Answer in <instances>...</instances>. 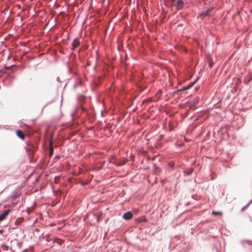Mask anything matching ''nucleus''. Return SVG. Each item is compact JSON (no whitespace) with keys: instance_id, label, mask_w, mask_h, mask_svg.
I'll list each match as a JSON object with an SVG mask.
<instances>
[{"instance_id":"obj_1","label":"nucleus","mask_w":252,"mask_h":252,"mask_svg":"<svg viewBox=\"0 0 252 252\" xmlns=\"http://www.w3.org/2000/svg\"><path fill=\"white\" fill-rule=\"evenodd\" d=\"M79 101H82V100L85 99V97L84 96H81L78 97ZM82 113H84L86 116H89V114L87 110L83 107L82 102L80 105L75 108V109L71 113V116L72 120L76 118H79Z\"/></svg>"},{"instance_id":"obj_2","label":"nucleus","mask_w":252,"mask_h":252,"mask_svg":"<svg viewBox=\"0 0 252 252\" xmlns=\"http://www.w3.org/2000/svg\"><path fill=\"white\" fill-rule=\"evenodd\" d=\"M214 7H209L205 11H203L199 14L198 18H201L202 20L205 17L209 16L210 13L213 11Z\"/></svg>"},{"instance_id":"obj_3","label":"nucleus","mask_w":252,"mask_h":252,"mask_svg":"<svg viewBox=\"0 0 252 252\" xmlns=\"http://www.w3.org/2000/svg\"><path fill=\"white\" fill-rule=\"evenodd\" d=\"M184 5V1L183 0H177L175 6L177 10H180L183 9Z\"/></svg>"},{"instance_id":"obj_4","label":"nucleus","mask_w":252,"mask_h":252,"mask_svg":"<svg viewBox=\"0 0 252 252\" xmlns=\"http://www.w3.org/2000/svg\"><path fill=\"white\" fill-rule=\"evenodd\" d=\"M10 209H7L4 210L1 214H0V221L4 220L7 216L9 214Z\"/></svg>"},{"instance_id":"obj_5","label":"nucleus","mask_w":252,"mask_h":252,"mask_svg":"<svg viewBox=\"0 0 252 252\" xmlns=\"http://www.w3.org/2000/svg\"><path fill=\"white\" fill-rule=\"evenodd\" d=\"M10 209H7L4 210L1 214H0V221L4 220L7 216L9 214Z\"/></svg>"},{"instance_id":"obj_6","label":"nucleus","mask_w":252,"mask_h":252,"mask_svg":"<svg viewBox=\"0 0 252 252\" xmlns=\"http://www.w3.org/2000/svg\"><path fill=\"white\" fill-rule=\"evenodd\" d=\"M10 209H7L4 210L1 214H0V221L4 220L7 216L9 214Z\"/></svg>"},{"instance_id":"obj_7","label":"nucleus","mask_w":252,"mask_h":252,"mask_svg":"<svg viewBox=\"0 0 252 252\" xmlns=\"http://www.w3.org/2000/svg\"><path fill=\"white\" fill-rule=\"evenodd\" d=\"M132 217H133V214L130 211H128V212H127L126 213H125L123 215V219L126 220H129L131 219H132Z\"/></svg>"},{"instance_id":"obj_8","label":"nucleus","mask_w":252,"mask_h":252,"mask_svg":"<svg viewBox=\"0 0 252 252\" xmlns=\"http://www.w3.org/2000/svg\"><path fill=\"white\" fill-rule=\"evenodd\" d=\"M193 171H194L193 167H190L189 168H187V169H185L183 171L184 176H189V175H191Z\"/></svg>"},{"instance_id":"obj_9","label":"nucleus","mask_w":252,"mask_h":252,"mask_svg":"<svg viewBox=\"0 0 252 252\" xmlns=\"http://www.w3.org/2000/svg\"><path fill=\"white\" fill-rule=\"evenodd\" d=\"M80 45V41L77 38L74 39L71 46H72V49L74 50L76 47H77Z\"/></svg>"},{"instance_id":"obj_10","label":"nucleus","mask_w":252,"mask_h":252,"mask_svg":"<svg viewBox=\"0 0 252 252\" xmlns=\"http://www.w3.org/2000/svg\"><path fill=\"white\" fill-rule=\"evenodd\" d=\"M16 134L21 139H24L25 138V134L21 130H17L16 131Z\"/></svg>"},{"instance_id":"obj_11","label":"nucleus","mask_w":252,"mask_h":252,"mask_svg":"<svg viewBox=\"0 0 252 252\" xmlns=\"http://www.w3.org/2000/svg\"><path fill=\"white\" fill-rule=\"evenodd\" d=\"M108 160L109 163H113L116 165L117 160L114 156H111Z\"/></svg>"},{"instance_id":"obj_12","label":"nucleus","mask_w":252,"mask_h":252,"mask_svg":"<svg viewBox=\"0 0 252 252\" xmlns=\"http://www.w3.org/2000/svg\"><path fill=\"white\" fill-rule=\"evenodd\" d=\"M35 147L33 145H30L28 148H26L27 151H29L31 153H33L35 151Z\"/></svg>"},{"instance_id":"obj_13","label":"nucleus","mask_w":252,"mask_h":252,"mask_svg":"<svg viewBox=\"0 0 252 252\" xmlns=\"http://www.w3.org/2000/svg\"><path fill=\"white\" fill-rule=\"evenodd\" d=\"M167 166L171 169H174L176 167L175 162L173 161L168 163Z\"/></svg>"},{"instance_id":"obj_14","label":"nucleus","mask_w":252,"mask_h":252,"mask_svg":"<svg viewBox=\"0 0 252 252\" xmlns=\"http://www.w3.org/2000/svg\"><path fill=\"white\" fill-rule=\"evenodd\" d=\"M199 98L198 97H195L191 101V105L192 106H196L199 102Z\"/></svg>"},{"instance_id":"obj_15","label":"nucleus","mask_w":252,"mask_h":252,"mask_svg":"<svg viewBox=\"0 0 252 252\" xmlns=\"http://www.w3.org/2000/svg\"><path fill=\"white\" fill-rule=\"evenodd\" d=\"M198 78H197L195 81L190 82L188 85H187L186 87V90H188L189 89H190L196 83V82L197 81Z\"/></svg>"},{"instance_id":"obj_16","label":"nucleus","mask_w":252,"mask_h":252,"mask_svg":"<svg viewBox=\"0 0 252 252\" xmlns=\"http://www.w3.org/2000/svg\"><path fill=\"white\" fill-rule=\"evenodd\" d=\"M83 84L82 81L81 80H78L77 82L74 85V88L76 89L79 86H82Z\"/></svg>"},{"instance_id":"obj_17","label":"nucleus","mask_w":252,"mask_h":252,"mask_svg":"<svg viewBox=\"0 0 252 252\" xmlns=\"http://www.w3.org/2000/svg\"><path fill=\"white\" fill-rule=\"evenodd\" d=\"M126 162V160H121L120 161H119L117 160L116 166H123V165L125 164Z\"/></svg>"},{"instance_id":"obj_18","label":"nucleus","mask_w":252,"mask_h":252,"mask_svg":"<svg viewBox=\"0 0 252 252\" xmlns=\"http://www.w3.org/2000/svg\"><path fill=\"white\" fill-rule=\"evenodd\" d=\"M54 153V149L52 146L50 147L49 149V156L51 157Z\"/></svg>"},{"instance_id":"obj_19","label":"nucleus","mask_w":252,"mask_h":252,"mask_svg":"<svg viewBox=\"0 0 252 252\" xmlns=\"http://www.w3.org/2000/svg\"><path fill=\"white\" fill-rule=\"evenodd\" d=\"M243 244H247L249 245H252V242L248 240H243L242 241Z\"/></svg>"},{"instance_id":"obj_20","label":"nucleus","mask_w":252,"mask_h":252,"mask_svg":"<svg viewBox=\"0 0 252 252\" xmlns=\"http://www.w3.org/2000/svg\"><path fill=\"white\" fill-rule=\"evenodd\" d=\"M96 218L97 222H99L100 221V218L101 217V215L100 214H95V215Z\"/></svg>"},{"instance_id":"obj_21","label":"nucleus","mask_w":252,"mask_h":252,"mask_svg":"<svg viewBox=\"0 0 252 252\" xmlns=\"http://www.w3.org/2000/svg\"><path fill=\"white\" fill-rule=\"evenodd\" d=\"M214 65V63L212 61V59H210L209 61V62H208V65L211 68Z\"/></svg>"},{"instance_id":"obj_22","label":"nucleus","mask_w":252,"mask_h":252,"mask_svg":"<svg viewBox=\"0 0 252 252\" xmlns=\"http://www.w3.org/2000/svg\"><path fill=\"white\" fill-rule=\"evenodd\" d=\"M22 219H23L22 218H18V219H17V220H16V221H15V224H16V225H20V222H19V221H18V220H22Z\"/></svg>"},{"instance_id":"obj_23","label":"nucleus","mask_w":252,"mask_h":252,"mask_svg":"<svg viewBox=\"0 0 252 252\" xmlns=\"http://www.w3.org/2000/svg\"><path fill=\"white\" fill-rule=\"evenodd\" d=\"M2 248H3L4 250H8L9 249L8 246L5 245H3Z\"/></svg>"},{"instance_id":"obj_24","label":"nucleus","mask_w":252,"mask_h":252,"mask_svg":"<svg viewBox=\"0 0 252 252\" xmlns=\"http://www.w3.org/2000/svg\"><path fill=\"white\" fill-rule=\"evenodd\" d=\"M187 91L186 90V87H182L181 89H180L179 90V91H180V92H184V91Z\"/></svg>"},{"instance_id":"obj_25","label":"nucleus","mask_w":252,"mask_h":252,"mask_svg":"<svg viewBox=\"0 0 252 252\" xmlns=\"http://www.w3.org/2000/svg\"><path fill=\"white\" fill-rule=\"evenodd\" d=\"M220 212H215V211H213V213H212V214H213V215H217V214H220Z\"/></svg>"},{"instance_id":"obj_26","label":"nucleus","mask_w":252,"mask_h":252,"mask_svg":"<svg viewBox=\"0 0 252 252\" xmlns=\"http://www.w3.org/2000/svg\"><path fill=\"white\" fill-rule=\"evenodd\" d=\"M90 181H89L88 182H85V183H83V185H87V184H88L89 183H90Z\"/></svg>"},{"instance_id":"obj_27","label":"nucleus","mask_w":252,"mask_h":252,"mask_svg":"<svg viewBox=\"0 0 252 252\" xmlns=\"http://www.w3.org/2000/svg\"><path fill=\"white\" fill-rule=\"evenodd\" d=\"M252 202V199L250 201L249 203L247 204V205H249Z\"/></svg>"},{"instance_id":"obj_28","label":"nucleus","mask_w":252,"mask_h":252,"mask_svg":"<svg viewBox=\"0 0 252 252\" xmlns=\"http://www.w3.org/2000/svg\"><path fill=\"white\" fill-rule=\"evenodd\" d=\"M28 250L27 249L24 250L22 252H28Z\"/></svg>"},{"instance_id":"obj_29","label":"nucleus","mask_w":252,"mask_h":252,"mask_svg":"<svg viewBox=\"0 0 252 252\" xmlns=\"http://www.w3.org/2000/svg\"><path fill=\"white\" fill-rule=\"evenodd\" d=\"M172 2H175L176 0H170Z\"/></svg>"},{"instance_id":"obj_30","label":"nucleus","mask_w":252,"mask_h":252,"mask_svg":"<svg viewBox=\"0 0 252 252\" xmlns=\"http://www.w3.org/2000/svg\"><path fill=\"white\" fill-rule=\"evenodd\" d=\"M3 232V230H0V234H2Z\"/></svg>"},{"instance_id":"obj_31","label":"nucleus","mask_w":252,"mask_h":252,"mask_svg":"<svg viewBox=\"0 0 252 252\" xmlns=\"http://www.w3.org/2000/svg\"><path fill=\"white\" fill-rule=\"evenodd\" d=\"M60 80V78H59V77H57V80L58 81L60 82V80Z\"/></svg>"},{"instance_id":"obj_32","label":"nucleus","mask_w":252,"mask_h":252,"mask_svg":"<svg viewBox=\"0 0 252 252\" xmlns=\"http://www.w3.org/2000/svg\"><path fill=\"white\" fill-rule=\"evenodd\" d=\"M178 26H179V27H181V26H182V24H180L178 25Z\"/></svg>"},{"instance_id":"obj_33","label":"nucleus","mask_w":252,"mask_h":252,"mask_svg":"<svg viewBox=\"0 0 252 252\" xmlns=\"http://www.w3.org/2000/svg\"><path fill=\"white\" fill-rule=\"evenodd\" d=\"M250 219L251 221H252V218L251 217H250Z\"/></svg>"}]
</instances>
